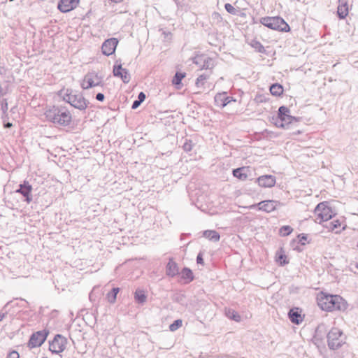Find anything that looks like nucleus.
Wrapping results in <instances>:
<instances>
[{
    "label": "nucleus",
    "mask_w": 358,
    "mask_h": 358,
    "mask_svg": "<svg viewBox=\"0 0 358 358\" xmlns=\"http://www.w3.org/2000/svg\"><path fill=\"white\" fill-rule=\"evenodd\" d=\"M301 312V309L298 307H294L289 310L288 318L292 323L298 325L303 322L304 316L302 315Z\"/></svg>",
    "instance_id": "18"
},
{
    "label": "nucleus",
    "mask_w": 358,
    "mask_h": 358,
    "mask_svg": "<svg viewBox=\"0 0 358 358\" xmlns=\"http://www.w3.org/2000/svg\"><path fill=\"white\" fill-rule=\"evenodd\" d=\"M269 90L272 95L280 96L283 93V87L279 83H273L270 86Z\"/></svg>",
    "instance_id": "25"
},
{
    "label": "nucleus",
    "mask_w": 358,
    "mask_h": 358,
    "mask_svg": "<svg viewBox=\"0 0 358 358\" xmlns=\"http://www.w3.org/2000/svg\"><path fill=\"white\" fill-rule=\"evenodd\" d=\"M4 127H6V128L11 127H12V123L8 122V123L4 124Z\"/></svg>",
    "instance_id": "51"
},
{
    "label": "nucleus",
    "mask_w": 358,
    "mask_h": 358,
    "mask_svg": "<svg viewBox=\"0 0 358 358\" xmlns=\"http://www.w3.org/2000/svg\"><path fill=\"white\" fill-rule=\"evenodd\" d=\"M337 15L340 19H345L348 15V6L347 0H339L337 8Z\"/></svg>",
    "instance_id": "20"
},
{
    "label": "nucleus",
    "mask_w": 358,
    "mask_h": 358,
    "mask_svg": "<svg viewBox=\"0 0 358 358\" xmlns=\"http://www.w3.org/2000/svg\"><path fill=\"white\" fill-rule=\"evenodd\" d=\"M32 189V186L29 182L24 180L22 183L19 185V187L15 190V192L22 194L24 197V201L29 203L33 199L31 194Z\"/></svg>",
    "instance_id": "15"
},
{
    "label": "nucleus",
    "mask_w": 358,
    "mask_h": 358,
    "mask_svg": "<svg viewBox=\"0 0 358 358\" xmlns=\"http://www.w3.org/2000/svg\"><path fill=\"white\" fill-rule=\"evenodd\" d=\"M282 205L283 204L279 201L265 200L260 201L258 203L250 206L249 208L253 210L257 208L259 210L264 211L268 213L275 210L278 207L282 206Z\"/></svg>",
    "instance_id": "9"
},
{
    "label": "nucleus",
    "mask_w": 358,
    "mask_h": 358,
    "mask_svg": "<svg viewBox=\"0 0 358 358\" xmlns=\"http://www.w3.org/2000/svg\"><path fill=\"white\" fill-rule=\"evenodd\" d=\"M192 62L201 69H212L215 66L213 59L204 55H196L192 58Z\"/></svg>",
    "instance_id": "12"
},
{
    "label": "nucleus",
    "mask_w": 358,
    "mask_h": 358,
    "mask_svg": "<svg viewBox=\"0 0 358 358\" xmlns=\"http://www.w3.org/2000/svg\"><path fill=\"white\" fill-rule=\"evenodd\" d=\"M299 121V117L290 115V110L285 106H280L278 115L271 118V122L278 128L289 129L291 124Z\"/></svg>",
    "instance_id": "3"
},
{
    "label": "nucleus",
    "mask_w": 358,
    "mask_h": 358,
    "mask_svg": "<svg viewBox=\"0 0 358 358\" xmlns=\"http://www.w3.org/2000/svg\"><path fill=\"white\" fill-rule=\"evenodd\" d=\"M145 98H146L145 94L143 92H141L138 95L137 100H138V101H141V103H143L145 101Z\"/></svg>",
    "instance_id": "43"
},
{
    "label": "nucleus",
    "mask_w": 358,
    "mask_h": 358,
    "mask_svg": "<svg viewBox=\"0 0 358 358\" xmlns=\"http://www.w3.org/2000/svg\"><path fill=\"white\" fill-rule=\"evenodd\" d=\"M257 182L259 186L262 187H272L275 185L276 179L272 175H264L257 178Z\"/></svg>",
    "instance_id": "19"
},
{
    "label": "nucleus",
    "mask_w": 358,
    "mask_h": 358,
    "mask_svg": "<svg viewBox=\"0 0 358 358\" xmlns=\"http://www.w3.org/2000/svg\"><path fill=\"white\" fill-rule=\"evenodd\" d=\"M215 103L217 107L224 108L231 101L236 100L227 96V92L217 93L214 97Z\"/></svg>",
    "instance_id": "17"
},
{
    "label": "nucleus",
    "mask_w": 358,
    "mask_h": 358,
    "mask_svg": "<svg viewBox=\"0 0 358 358\" xmlns=\"http://www.w3.org/2000/svg\"><path fill=\"white\" fill-rule=\"evenodd\" d=\"M6 358H20V355L17 351L13 350L7 355Z\"/></svg>",
    "instance_id": "41"
},
{
    "label": "nucleus",
    "mask_w": 358,
    "mask_h": 358,
    "mask_svg": "<svg viewBox=\"0 0 358 358\" xmlns=\"http://www.w3.org/2000/svg\"><path fill=\"white\" fill-rule=\"evenodd\" d=\"M182 324V322L180 319L176 320L172 324L169 326V329L171 331H175L178 329Z\"/></svg>",
    "instance_id": "35"
},
{
    "label": "nucleus",
    "mask_w": 358,
    "mask_h": 358,
    "mask_svg": "<svg viewBox=\"0 0 358 358\" xmlns=\"http://www.w3.org/2000/svg\"><path fill=\"white\" fill-rule=\"evenodd\" d=\"M225 10L230 14H236V9L230 3H227L224 5Z\"/></svg>",
    "instance_id": "38"
},
{
    "label": "nucleus",
    "mask_w": 358,
    "mask_h": 358,
    "mask_svg": "<svg viewBox=\"0 0 358 358\" xmlns=\"http://www.w3.org/2000/svg\"><path fill=\"white\" fill-rule=\"evenodd\" d=\"M259 22L267 28L280 32H289V25L280 16L261 17Z\"/></svg>",
    "instance_id": "4"
},
{
    "label": "nucleus",
    "mask_w": 358,
    "mask_h": 358,
    "mask_svg": "<svg viewBox=\"0 0 358 358\" xmlns=\"http://www.w3.org/2000/svg\"><path fill=\"white\" fill-rule=\"evenodd\" d=\"M113 73L115 77L120 78L124 83H128L131 80L129 71L122 68L120 61L117 60L113 66Z\"/></svg>",
    "instance_id": "13"
},
{
    "label": "nucleus",
    "mask_w": 358,
    "mask_h": 358,
    "mask_svg": "<svg viewBox=\"0 0 358 358\" xmlns=\"http://www.w3.org/2000/svg\"><path fill=\"white\" fill-rule=\"evenodd\" d=\"M245 167H240L233 170V176L241 180H245L248 175L244 172Z\"/></svg>",
    "instance_id": "27"
},
{
    "label": "nucleus",
    "mask_w": 358,
    "mask_h": 358,
    "mask_svg": "<svg viewBox=\"0 0 358 358\" xmlns=\"http://www.w3.org/2000/svg\"><path fill=\"white\" fill-rule=\"evenodd\" d=\"M203 236L210 241L217 242L220 239V234L215 230H205L203 232Z\"/></svg>",
    "instance_id": "23"
},
{
    "label": "nucleus",
    "mask_w": 358,
    "mask_h": 358,
    "mask_svg": "<svg viewBox=\"0 0 358 358\" xmlns=\"http://www.w3.org/2000/svg\"><path fill=\"white\" fill-rule=\"evenodd\" d=\"M119 292V287H113L111 291L107 294L106 298L110 303H114L115 302L117 294Z\"/></svg>",
    "instance_id": "29"
},
{
    "label": "nucleus",
    "mask_w": 358,
    "mask_h": 358,
    "mask_svg": "<svg viewBox=\"0 0 358 358\" xmlns=\"http://www.w3.org/2000/svg\"><path fill=\"white\" fill-rule=\"evenodd\" d=\"M118 40L116 38L106 39L101 45V52L106 56H110L115 53L118 45Z\"/></svg>",
    "instance_id": "14"
},
{
    "label": "nucleus",
    "mask_w": 358,
    "mask_h": 358,
    "mask_svg": "<svg viewBox=\"0 0 358 358\" xmlns=\"http://www.w3.org/2000/svg\"><path fill=\"white\" fill-rule=\"evenodd\" d=\"M196 263L198 264H201L203 265V254L201 252H200L198 255H197V257H196Z\"/></svg>",
    "instance_id": "42"
},
{
    "label": "nucleus",
    "mask_w": 358,
    "mask_h": 358,
    "mask_svg": "<svg viewBox=\"0 0 358 358\" xmlns=\"http://www.w3.org/2000/svg\"><path fill=\"white\" fill-rule=\"evenodd\" d=\"M173 301L182 306L185 305V295L182 293H177L173 296Z\"/></svg>",
    "instance_id": "33"
},
{
    "label": "nucleus",
    "mask_w": 358,
    "mask_h": 358,
    "mask_svg": "<svg viewBox=\"0 0 358 358\" xmlns=\"http://www.w3.org/2000/svg\"><path fill=\"white\" fill-rule=\"evenodd\" d=\"M251 46L254 48L258 52H265V48L263 45L258 41L253 40L251 42Z\"/></svg>",
    "instance_id": "32"
},
{
    "label": "nucleus",
    "mask_w": 358,
    "mask_h": 358,
    "mask_svg": "<svg viewBox=\"0 0 358 358\" xmlns=\"http://www.w3.org/2000/svg\"><path fill=\"white\" fill-rule=\"evenodd\" d=\"M212 19L214 20V21H216L217 22H220L222 21V16L220 15V14L217 12H213V14H212Z\"/></svg>",
    "instance_id": "40"
},
{
    "label": "nucleus",
    "mask_w": 358,
    "mask_h": 358,
    "mask_svg": "<svg viewBox=\"0 0 358 358\" xmlns=\"http://www.w3.org/2000/svg\"><path fill=\"white\" fill-rule=\"evenodd\" d=\"M259 102H262L263 101L262 99L258 100Z\"/></svg>",
    "instance_id": "55"
},
{
    "label": "nucleus",
    "mask_w": 358,
    "mask_h": 358,
    "mask_svg": "<svg viewBox=\"0 0 358 358\" xmlns=\"http://www.w3.org/2000/svg\"><path fill=\"white\" fill-rule=\"evenodd\" d=\"M226 315L228 318L235 322L241 321V315L234 310H228V311L226 312Z\"/></svg>",
    "instance_id": "31"
},
{
    "label": "nucleus",
    "mask_w": 358,
    "mask_h": 358,
    "mask_svg": "<svg viewBox=\"0 0 358 358\" xmlns=\"http://www.w3.org/2000/svg\"><path fill=\"white\" fill-rule=\"evenodd\" d=\"M79 0H60L57 8L62 13L69 12L77 7Z\"/></svg>",
    "instance_id": "16"
},
{
    "label": "nucleus",
    "mask_w": 358,
    "mask_h": 358,
    "mask_svg": "<svg viewBox=\"0 0 358 358\" xmlns=\"http://www.w3.org/2000/svg\"><path fill=\"white\" fill-rule=\"evenodd\" d=\"M195 85H196V87H201L204 85V82H203L202 80H200V79L197 78Z\"/></svg>",
    "instance_id": "47"
},
{
    "label": "nucleus",
    "mask_w": 358,
    "mask_h": 358,
    "mask_svg": "<svg viewBox=\"0 0 358 358\" xmlns=\"http://www.w3.org/2000/svg\"><path fill=\"white\" fill-rule=\"evenodd\" d=\"M186 73L177 71L172 79V84L178 86L181 84L182 80L185 77ZM177 88H179L177 87Z\"/></svg>",
    "instance_id": "30"
},
{
    "label": "nucleus",
    "mask_w": 358,
    "mask_h": 358,
    "mask_svg": "<svg viewBox=\"0 0 358 358\" xmlns=\"http://www.w3.org/2000/svg\"><path fill=\"white\" fill-rule=\"evenodd\" d=\"M327 345L330 350H337L346 342V336L343 332L337 327H333L327 335Z\"/></svg>",
    "instance_id": "6"
},
{
    "label": "nucleus",
    "mask_w": 358,
    "mask_h": 358,
    "mask_svg": "<svg viewBox=\"0 0 358 358\" xmlns=\"http://www.w3.org/2000/svg\"><path fill=\"white\" fill-rule=\"evenodd\" d=\"M49 331L43 329L33 333L28 342L29 348H35L41 346L47 338Z\"/></svg>",
    "instance_id": "11"
},
{
    "label": "nucleus",
    "mask_w": 358,
    "mask_h": 358,
    "mask_svg": "<svg viewBox=\"0 0 358 358\" xmlns=\"http://www.w3.org/2000/svg\"><path fill=\"white\" fill-rule=\"evenodd\" d=\"M276 262L280 266H285L289 263L287 257L282 249L276 253Z\"/></svg>",
    "instance_id": "26"
},
{
    "label": "nucleus",
    "mask_w": 358,
    "mask_h": 358,
    "mask_svg": "<svg viewBox=\"0 0 358 358\" xmlns=\"http://www.w3.org/2000/svg\"><path fill=\"white\" fill-rule=\"evenodd\" d=\"M66 344L67 339L61 334H57L53 340L50 341L49 350L53 354H59L65 350Z\"/></svg>",
    "instance_id": "10"
},
{
    "label": "nucleus",
    "mask_w": 358,
    "mask_h": 358,
    "mask_svg": "<svg viewBox=\"0 0 358 358\" xmlns=\"http://www.w3.org/2000/svg\"><path fill=\"white\" fill-rule=\"evenodd\" d=\"M166 275L173 278L178 274V267L177 264L171 259L166 265Z\"/></svg>",
    "instance_id": "21"
},
{
    "label": "nucleus",
    "mask_w": 358,
    "mask_h": 358,
    "mask_svg": "<svg viewBox=\"0 0 358 358\" xmlns=\"http://www.w3.org/2000/svg\"><path fill=\"white\" fill-rule=\"evenodd\" d=\"M21 301H24L25 303H27V301L24 299H21Z\"/></svg>",
    "instance_id": "54"
},
{
    "label": "nucleus",
    "mask_w": 358,
    "mask_h": 358,
    "mask_svg": "<svg viewBox=\"0 0 358 358\" xmlns=\"http://www.w3.org/2000/svg\"><path fill=\"white\" fill-rule=\"evenodd\" d=\"M324 327L323 324L319 325L318 327L316 329V333L318 334L319 331H320V329Z\"/></svg>",
    "instance_id": "48"
},
{
    "label": "nucleus",
    "mask_w": 358,
    "mask_h": 358,
    "mask_svg": "<svg viewBox=\"0 0 358 358\" xmlns=\"http://www.w3.org/2000/svg\"><path fill=\"white\" fill-rule=\"evenodd\" d=\"M63 100L80 110H85L89 104V101L84 98L81 93L74 92L71 89H66L63 96Z\"/></svg>",
    "instance_id": "5"
},
{
    "label": "nucleus",
    "mask_w": 358,
    "mask_h": 358,
    "mask_svg": "<svg viewBox=\"0 0 358 358\" xmlns=\"http://www.w3.org/2000/svg\"><path fill=\"white\" fill-rule=\"evenodd\" d=\"M94 289H93L90 293V295H89V297H90V299L92 301V296L94 295Z\"/></svg>",
    "instance_id": "50"
},
{
    "label": "nucleus",
    "mask_w": 358,
    "mask_h": 358,
    "mask_svg": "<svg viewBox=\"0 0 358 358\" xmlns=\"http://www.w3.org/2000/svg\"><path fill=\"white\" fill-rule=\"evenodd\" d=\"M134 300L139 304H143L147 300V295L143 289H136L134 292Z\"/></svg>",
    "instance_id": "24"
},
{
    "label": "nucleus",
    "mask_w": 358,
    "mask_h": 358,
    "mask_svg": "<svg viewBox=\"0 0 358 358\" xmlns=\"http://www.w3.org/2000/svg\"><path fill=\"white\" fill-rule=\"evenodd\" d=\"M180 277L182 279L185 280V283L186 284L189 283L194 278L192 271L187 267H184L182 269L180 273Z\"/></svg>",
    "instance_id": "22"
},
{
    "label": "nucleus",
    "mask_w": 358,
    "mask_h": 358,
    "mask_svg": "<svg viewBox=\"0 0 358 358\" xmlns=\"http://www.w3.org/2000/svg\"><path fill=\"white\" fill-rule=\"evenodd\" d=\"M141 103H142L141 101H138V100L136 99V100L134 101V102L132 103L131 108L136 109L137 108H138L140 106V105Z\"/></svg>",
    "instance_id": "45"
},
{
    "label": "nucleus",
    "mask_w": 358,
    "mask_h": 358,
    "mask_svg": "<svg viewBox=\"0 0 358 358\" xmlns=\"http://www.w3.org/2000/svg\"><path fill=\"white\" fill-rule=\"evenodd\" d=\"M6 313H0V322L4 318Z\"/></svg>",
    "instance_id": "49"
},
{
    "label": "nucleus",
    "mask_w": 358,
    "mask_h": 358,
    "mask_svg": "<svg viewBox=\"0 0 358 358\" xmlns=\"http://www.w3.org/2000/svg\"><path fill=\"white\" fill-rule=\"evenodd\" d=\"M298 238H299V243L301 245H304L306 244L305 242L307 241L308 236H307V234H300L298 235Z\"/></svg>",
    "instance_id": "39"
},
{
    "label": "nucleus",
    "mask_w": 358,
    "mask_h": 358,
    "mask_svg": "<svg viewBox=\"0 0 358 358\" xmlns=\"http://www.w3.org/2000/svg\"><path fill=\"white\" fill-rule=\"evenodd\" d=\"M243 358H244V357H243Z\"/></svg>",
    "instance_id": "57"
},
{
    "label": "nucleus",
    "mask_w": 358,
    "mask_h": 358,
    "mask_svg": "<svg viewBox=\"0 0 358 358\" xmlns=\"http://www.w3.org/2000/svg\"><path fill=\"white\" fill-rule=\"evenodd\" d=\"M355 267L358 269V262L355 264Z\"/></svg>",
    "instance_id": "53"
},
{
    "label": "nucleus",
    "mask_w": 358,
    "mask_h": 358,
    "mask_svg": "<svg viewBox=\"0 0 358 358\" xmlns=\"http://www.w3.org/2000/svg\"><path fill=\"white\" fill-rule=\"evenodd\" d=\"M192 145H193V144H192V141L186 139L185 142L184 143V144L182 145V148H183L185 151L189 152L192 149Z\"/></svg>",
    "instance_id": "36"
},
{
    "label": "nucleus",
    "mask_w": 358,
    "mask_h": 358,
    "mask_svg": "<svg viewBox=\"0 0 358 358\" xmlns=\"http://www.w3.org/2000/svg\"><path fill=\"white\" fill-rule=\"evenodd\" d=\"M8 101L6 99H2L1 102V110H2L3 113H6L8 111Z\"/></svg>",
    "instance_id": "37"
},
{
    "label": "nucleus",
    "mask_w": 358,
    "mask_h": 358,
    "mask_svg": "<svg viewBox=\"0 0 358 358\" xmlns=\"http://www.w3.org/2000/svg\"><path fill=\"white\" fill-rule=\"evenodd\" d=\"M13 301H8L4 306V308H6L9 304L12 303Z\"/></svg>",
    "instance_id": "52"
},
{
    "label": "nucleus",
    "mask_w": 358,
    "mask_h": 358,
    "mask_svg": "<svg viewBox=\"0 0 358 358\" xmlns=\"http://www.w3.org/2000/svg\"><path fill=\"white\" fill-rule=\"evenodd\" d=\"M317 303L322 310L327 312L344 311L348 308V303L340 295L331 294L324 292L317 294Z\"/></svg>",
    "instance_id": "1"
},
{
    "label": "nucleus",
    "mask_w": 358,
    "mask_h": 358,
    "mask_svg": "<svg viewBox=\"0 0 358 358\" xmlns=\"http://www.w3.org/2000/svg\"><path fill=\"white\" fill-rule=\"evenodd\" d=\"M44 115L48 122L56 126L66 127L72 121L71 113L64 106H50L46 108Z\"/></svg>",
    "instance_id": "2"
},
{
    "label": "nucleus",
    "mask_w": 358,
    "mask_h": 358,
    "mask_svg": "<svg viewBox=\"0 0 358 358\" xmlns=\"http://www.w3.org/2000/svg\"><path fill=\"white\" fill-rule=\"evenodd\" d=\"M173 1H174L175 2H177V1H178V0H173Z\"/></svg>",
    "instance_id": "56"
},
{
    "label": "nucleus",
    "mask_w": 358,
    "mask_h": 358,
    "mask_svg": "<svg viewBox=\"0 0 358 358\" xmlns=\"http://www.w3.org/2000/svg\"><path fill=\"white\" fill-rule=\"evenodd\" d=\"M105 99V96L103 93H97L96 95V99L99 101H103Z\"/></svg>",
    "instance_id": "44"
},
{
    "label": "nucleus",
    "mask_w": 358,
    "mask_h": 358,
    "mask_svg": "<svg viewBox=\"0 0 358 358\" xmlns=\"http://www.w3.org/2000/svg\"><path fill=\"white\" fill-rule=\"evenodd\" d=\"M314 213L317 216V220H320V223L328 221L335 215L331 208L328 206V203L326 201L318 203L315 208Z\"/></svg>",
    "instance_id": "7"
},
{
    "label": "nucleus",
    "mask_w": 358,
    "mask_h": 358,
    "mask_svg": "<svg viewBox=\"0 0 358 358\" xmlns=\"http://www.w3.org/2000/svg\"><path fill=\"white\" fill-rule=\"evenodd\" d=\"M341 223L339 220H334L330 222L326 227L331 231H335L336 233L341 231Z\"/></svg>",
    "instance_id": "28"
},
{
    "label": "nucleus",
    "mask_w": 358,
    "mask_h": 358,
    "mask_svg": "<svg viewBox=\"0 0 358 358\" xmlns=\"http://www.w3.org/2000/svg\"><path fill=\"white\" fill-rule=\"evenodd\" d=\"M293 231V229L288 225L282 226L280 230L279 234L281 236H287L289 235Z\"/></svg>",
    "instance_id": "34"
},
{
    "label": "nucleus",
    "mask_w": 358,
    "mask_h": 358,
    "mask_svg": "<svg viewBox=\"0 0 358 358\" xmlns=\"http://www.w3.org/2000/svg\"><path fill=\"white\" fill-rule=\"evenodd\" d=\"M208 78H209V75L206 74V73L201 74L198 77V78H199L200 80H202L203 82H204L205 80L208 79Z\"/></svg>",
    "instance_id": "46"
},
{
    "label": "nucleus",
    "mask_w": 358,
    "mask_h": 358,
    "mask_svg": "<svg viewBox=\"0 0 358 358\" xmlns=\"http://www.w3.org/2000/svg\"><path fill=\"white\" fill-rule=\"evenodd\" d=\"M103 77L94 71L87 73L81 83L84 90H87L96 86H103Z\"/></svg>",
    "instance_id": "8"
}]
</instances>
